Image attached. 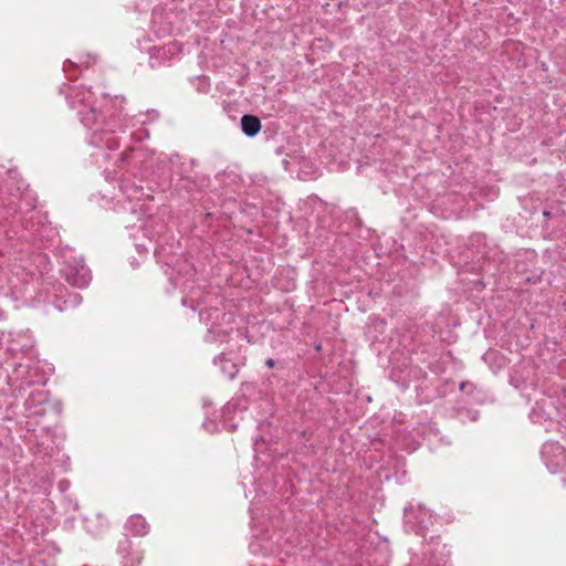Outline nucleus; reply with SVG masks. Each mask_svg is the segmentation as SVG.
Segmentation results:
<instances>
[{
    "label": "nucleus",
    "instance_id": "nucleus-1",
    "mask_svg": "<svg viewBox=\"0 0 566 566\" xmlns=\"http://www.w3.org/2000/svg\"><path fill=\"white\" fill-rule=\"evenodd\" d=\"M64 87L67 105L76 112L77 118L86 129L87 143L101 150L117 149L122 135L127 130L132 140L147 139L149 132L145 126L159 118L156 109L127 117L124 114V96L109 97L105 94L97 101L90 87L64 84L60 92H63Z\"/></svg>",
    "mask_w": 566,
    "mask_h": 566
},
{
    "label": "nucleus",
    "instance_id": "nucleus-2",
    "mask_svg": "<svg viewBox=\"0 0 566 566\" xmlns=\"http://www.w3.org/2000/svg\"><path fill=\"white\" fill-rule=\"evenodd\" d=\"M178 155H166L164 153L156 154L154 150L145 149L143 147L130 148L117 156V161L122 165L124 163L140 164L143 176L150 178L147 185L148 192L142 185H136L128 178L120 181L122 198L118 199L120 209L137 216L138 220H143L144 216L149 211L148 202L153 200L150 192L155 189L150 184L159 186L166 182L175 174V166L179 163Z\"/></svg>",
    "mask_w": 566,
    "mask_h": 566
},
{
    "label": "nucleus",
    "instance_id": "nucleus-3",
    "mask_svg": "<svg viewBox=\"0 0 566 566\" xmlns=\"http://www.w3.org/2000/svg\"><path fill=\"white\" fill-rule=\"evenodd\" d=\"M23 200L25 201L27 213H30V216L23 219L22 230L20 232L12 231L13 234H10L9 239L22 240L40 247L44 242L53 240L56 235L55 230L45 221L41 211L35 210V193L27 192Z\"/></svg>",
    "mask_w": 566,
    "mask_h": 566
},
{
    "label": "nucleus",
    "instance_id": "nucleus-4",
    "mask_svg": "<svg viewBox=\"0 0 566 566\" xmlns=\"http://www.w3.org/2000/svg\"><path fill=\"white\" fill-rule=\"evenodd\" d=\"M200 321L208 324L211 319L222 318V324L212 323L205 335L206 343H226L229 339L230 334L233 332L231 325L232 314L221 313L218 307H211L207 311H201Z\"/></svg>",
    "mask_w": 566,
    "mask_h": 566
},
{
    "label": "nucleus",
    "instance_id": "nucleus-5",
    "mask_svg": "<svg viewBox=\"0 0 566 566\" xmlns=\"http://www.w3.org/2000/svg\"><path fill=\"white\" fill-rule=\"evenodd\" d=\"M541 457L553 474L564 473L565 476L562 479L566 483V450L556 441H546L541 450Z\"/></svg>",
    "mask_w": 566,
    "mask_h": 566
},
{
    "label": "nucleus",
    "instance_id": "nucleus-6",
    "mask_svg": "<svg viewBox=\"0 0 566 566\" xmlns=\"http://www.w3.org/2000/svg\"><path fill=\"white\" fill-rule=\"evenodd\" d=\"M433 518L432 513L421 504L405 509L406 527L416 534H423L433 524Z\"/></svg>",
    "mask_w": 566,
    "mask_h": 566
},
{
    "label": "nucleus",
    "instance_id": "nucleus-7",
    "mask_svg": "<svg viewBox=\"0 0 566 566\" xmlns=\"http://www.w3.org/2000/svg\"><path fill=\"white\" fill-rule=\"evenodd\" d=\"M62 272L65 276V280L71 285L78 289L86 287L92 279L91 270L85 265L82 258L65 260Z\"/></svg>",
    "mask_w": 566,
    "mask_h": 566
},
{
    "label": "nucleus",
    "instance_id": "nucleus-8",
    "mask_svg": "<svg viewBox=\"0 0 566 566\" xmlns=\"http://www.w3.org/2000/svg\"><path fill=\"white\" fill-rule=\"evenodd\" d=\"M557 413L558 410L555 407L552 397L544 396L535 401V405L532 407L530 412V419L533 423H548L546 430H549L551 427L556 426L554 419Z\"/></svg>",
    "mask_w": 566,
    "mask_h": 566
},
{
    "label": "nucleus",
    "instance_id": "nucleus-9",
    "mask_svg": "<svg viewBox=\"0 0 566 566\" xmlns=\"http://www.w3.org/2000/svg\"><path fill=\"white\" fill-rule=\"evenodd\" d=\"M450 549L439 539L432 541L424 548V566H451Z\"/></svg>",
    "mask_w": 566,
    "mask_h": 566
},
{
    "label": "nucleus",
    "instance_id": "nucleus-10",
    "mask_svg": "<svg viewBox=\"0 0 566 566\" xmlns=\"http://www.w3.org/2000/svg\"><path fill=\"white\" fill-rule=\"evenodd\" d=\"M27 192H33V191L30 190V189H25V191H22L20 193L19 198H17L15 195H12V198H11L10 202L7 206L8 211L12 213V219H15L14 214H18V213L22 214V217L18 220L21 226L23 223V219L24 218H29V216H30V213H27V206H25V201L23 200V197H24V195ZM21 230H22V228L20 230H17V231L20 232ZM12 231H15V230L13 228L10 229L8 231V237L10 234H13Z\"/></svg>",
    "mask_w": 566,
    "mask_h": 566
},
{
    "label": "nucleus",
    "instance_id": "nucleus-11",
    "mask_svg": "<svg viewBox=\"0 0 566 566\" xmlns=\"http://www.w3.org/2000/svg\"><path fill=\"white\" fill-rule=\"evenodd\" d=\"M125 530L134 536H144L148 533L149 525L142 515L134 514L127 520Z\"/></svg>",
    "mask_w": 566,
    "mask_h": 566
},
{
    "label": "nucleus",
    "instance_id": "nucleus-12",
    "mask_svg": "<svg viewBox=\"0 0 566 566\" xmlns=\"http://www.w3.org/2000/svg\"><path fill=\"white\" fill-rule=\"evenodd\" d=\"M82 302V296L75 292H67L65 295L57 296L54 301V307L62 312L77 307Z\"/></svg>",
    "mask_w": 566,
    "mask_h": 566
},
{
    "label": "nucleus",
    "instance_id": "nucleus-13",
    "mask_svg": "<svg viewBox=\"0 0 566 566\" xmlns=\"http://www.w3.org/2000/svg\"><path fill=\"white\" fill-rule=\"evenodd\" d=\"M240 123L243 134L248 137L256 136L262 127L260 118L251 114L243 115Z\"/></svg>",
    "mask_w": 566,
    "mask_h": 566
},
{
    "label": "nucleus",
    "instance_id": "nucleus-14",
    "mask_svg": "<svg viewBox=\"0 0 566 566\" xmlns=\"http://www.w3.org/2000/svg\"><path fill=\"white\" fill-rule=\"evenodd\" d=\"M213 364H220L221 373L229 379H234L239 373V365L229 359L224 354H220L213 359Z\"/></svg>",
    "mask_w": 566,
    "mask_h": 566
},
{
    "label": "nucleus",
    "instance_id": "nucleus-15",
    "mask_svg": "<svg viewBox=\"0 0 566 566\" xmlns=\"http://www.w3.org/2000/svg\"><path fill=\"white\" fill-rule=\"evenodd\" d=\"M201 290L198 289H191L188 293V296L182 298V305L189 306L191 310L196 311L197 307L205 303L206 301L201 297Z\"/></svg>",
    "mask_w": 566,
    "mask_h": 566
},
{
    "label": "nucleus",
    "instance_id": "nucleus-16",
    "mask_svg": "<svg viewBox=\"0 0 566 566\" xmlns=\"http://www.w3.org/2000/svg\"><path fill=\"white\" fill-rule=\"evenodd\" d=\"M143 556L139 552H125L123 554V566H140Z\"/></svg>",
    "mask_w": 566,
    "mask_h": 566
},
{
    "label": "nucleus",
    "instance_id": "nucleus-17",
    "mask_svg": "<svg viewBox=\"0 0 566 566\" xmlns=\"http://www.w3.org/2000/svg\"><path fill=\"white\" fill-rule=\"evenodd\" d=\"M253 537H254V539L249 545L251 553L259 554V553H266L268 551H270L268 547H265L262 544L263 538H261L256 534H253Z\"/></svg>",
    "mask_w": 566,
    "mask_h": 566
},
{
    "label": "nucleus",
    "instance_id": "nucleus-18",
    "mask_svg": "<svg viewBox=\"0 0 566 566\" xmlns=\"http://www.w3.org/2000/svg\"><path fill=\"white\" fill-rule=\"evenodd\" d=\"M151 223H153V219H149L142 227H143V230L145 231V234L146 235H150V238L153 239V238H155V235H159L161 233V231L164 230L165 226L164 224H159V229L153 232L150 230Z\"/></svg>",
    "mask_w": 566,
    "mask_h": 566
},
{
    "label": "nucleus",
    "instance_id": "nucleus-19",
    "mask_svg": "<svg viewBox=\"0 0 566 566\" xmlns=\"http://www.w3.org/2000/svg\"><path fill=\"white\" fill-rule=\"evenodd\" d=\"M30 400L41 405L48 401V394L43 390L33 391L30 396Z\"/></svg>",
    "mask_w": 566,
    "mask_h": 566
},
{
    "label": "nucleus",
    "instance_id": "nucleus-20",
    "mask_svg": "<svg viewBox=\"0 0 566 566\" xmlns=\"http://www.w3.org/2000/svg\"><path fill=\"white\" fill-rule=\"evenodd\" d=\"M250 514H251V525L253 532H255L254 526L259 516V507H258V501L254 499L250 506Z\"/></svg>",
    "mask_w": 566,
    "mask_h": 566
},
{
    "label": "nucleus",
    "instance_id": "nucleus-21",
    "mask_svg": "<svg viewBox=\"0 0 566 566\" xmlns=\"http://www.w3.org/2000/svg\"><path fill=\"white\" fill-rule=\"evenodd\" d=\"M34 455L36 458V460H40L41 462L43 463H49L50 459H51V454L49 452H42L40 446L35 447V450H34Z\"/></svg>",
    "mask_w": 566,
    "mask_h": 566
},
{
    "label": "nucleus",
    "instance_id": "nucleus-22",
    "mask_svg": "<svg viewBox=\"0 0 566 566\" xmlns=\"http://www.w3.org/2000/svg\"><path fill=\"white\" fill-rule=\"evenodd\" d=\"M69 65L70 66H82V65H85L86 67L88 66V62L87 61H84L82 60V57L78 59V61H72V60H66L64 62V65H63V71L65 73L69 72Z\"/></svg>",
    "mask_w": 566,
    "mask_h": 566
},
{
    "label": "nucleus",
    "instance_id": "nucleus-23",
    "mask_svg": "<svg viewBox=\"0 0 566 566\" xmlns=\"http://www.w3.org/2000/svg\"><path fill=\"white\" fill-rule=\"evenodd\" d=\"M36 382L44 384V380H42V379L41 380H34V379H32L31 376H29L27 378H22L21 379V382L19 384L18 388H19V390H22V389H25V387H30V386H32V385H34Z\"/></svg>",
    "mask_w": 566,
    "mask_h": 566
},
{
    "label": "nucleus",
    "instance_id": "nucleus-24",
    "mask_svg": "<svg viewBox=\"0 0 566 566\" xmlns=\"http://www.w3.org/2000/svg\"><path fill=\"white\" fill-rule=\"evenodd\" d=\"M203 427L207 431L211 433L216 432L218 429L217 423L210 420L209 418H207V420L203 422Z\"/></svg>",
    "mask_w": 566,
    "mask_h": 566
},
{
    "label": "nucleus",
    "instance_id": "nucleus-25",
    "mask_svg": "<svg viewBox=\"0 0 566 566\" xmlns=\"http://www.w3.org/2000/svg\"><path fill=\"white\" fill-rule=\"evenodd\" d=\"M392 379L397 382H399L401 380V385L402 387L407 388L408 387V384H406V380L402 379L401 376L397 375L396 371H392V375H391Z\"/></svg>",
    "mask_w": 566,
    "mask_h": 566
},
{
    "label": "nucleus",
    "instance_id": "nucleus-26",
    "mask_svg": "<svg viewBox=\"0 0 566 566\" xmlns=\"http://www.w3.org/2000/svg\"><path fill=\"white\" fill-rule=\"evenodd\" d=\"M265 365L269 368H273L275 366V360L273 358H268L266 361H265Z\"/></svg>",
    "mask_w": 566,
    "mask_h": 566
},
{
    "label": "nucleus",
    "instance_id": "nucleus-27",
    "mask_svg": "<svg viewBox=\"0 0 566 566\" xmlns=\"http://www.w3.org/2000/svg\"><path fill=\"white\" fill-rule=\"evenodd\" d=\"M232 405L231 403H227L223 408V415H227L229 413L231 410H232Z\"/></svg>",
    "mask_w": 566,
    "mask_h": 566
},
{
    "label": "nucleus",
    "instance_id": "nucleus-28",
    "mask_svg": "<svg viewBox=\"0 0 566 566\" xmlns=\"http://www.w3.org/2000/svg\"><path fill=\"white\" fill-rule=\"evenodd\" d=\"M66 486H67V482H65V481H61L59 483V488H60L61 491H64L66 489Z\"/></svg>",
    "mask_w": 566,
    "mask_h": 566
},
{
    "label": "nucleus",
    "instance_id": "nucleus-29",
    "mask_svg": "<svg viewBox=\"0 0 566 566\" xmlns=\"http://www.w3.org/2000/svg\"><path fill=\"white\" fill-rule=\"evenodd\" d=\"M153 51L155 52H163L164 54L166 53V49L165 48H154Z\"/></svg>",
    "mask_w": 566,
    "mask_h": 566
},
{
    "label": "nucleus",
    "instance_id": "nucleus-30",
    "mask_svg": "<svg viewBox=\"0 0 566 566\" xmlns=\"http://www.w3.org/2000/svg\"><path fill=\"white\" fill-rule=\"evenodd\" d=\"M478 419V412L472 413L471 420L475 421Z\"/></svg>",
    "mask_w": 566,
    "mask_h": 566
},
{
    "label": "nucleus",
    "instance_id": "nucleus-31",
    "mask_svg": "<svg viewBox=\"0 0 566 566\" xmlns=\"http://www.w3.org/2000/svg\"><path fill=\"white\" fill-rule=\"evenodd\" d=\"M464 387H465V384H464V382H461V384H460V389H461V390H463V389H464Z\"/></svg>",
    "mask_w": 566,
    "mask_h": 566
},
{
    "label": "nucleus",
    "instance_id": "nucleus-32",
    "mask_svg": "<svg viewBox=\"0 0 566 566\" xmlns=\"http://www.w3.org/2000/svg\"><path fill=\"white\" fill-rule=\"evenodd\" d=\"M418 371H419L418 369H412V370H410V373H413L415 375H416Z\"/></svg>",
    "mask_w": 566,
    "mask_h": 566
},
{
    "label": "nucleus",
    "instance_id": "nucleus-33",
    "mask_svg": "<svg viewBox=\"0 0 566 566\" xmlns=\"http://www.w3.org/2000/svg\"><path fill=\"white\" fill-rule=\"evenodd\" d=\"M209 405H210V403H208V401H205V402H203V407H205V408H206V407H208Z\"/></svg>",
    "mask_w": 566,
    "mask_h": 566
}]
</instances>
